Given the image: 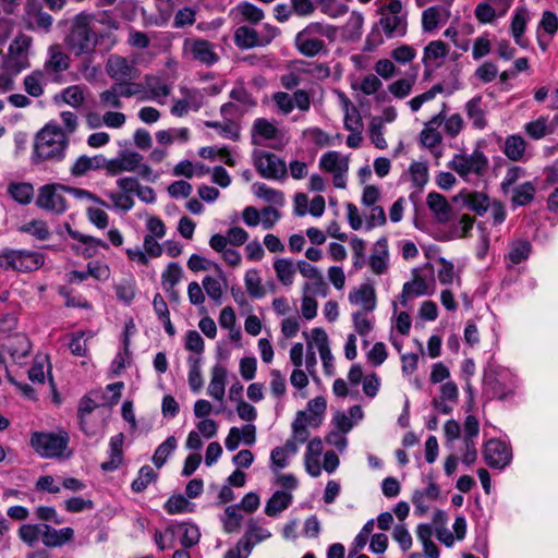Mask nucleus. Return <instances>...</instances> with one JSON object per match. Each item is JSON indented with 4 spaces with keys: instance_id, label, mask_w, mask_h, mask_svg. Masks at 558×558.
<instances>
[{
    "instance_id": "nucleus-1",
    "label": "nucleus",
    "mask_w": 558,
    "mask_h": 558,
    "mask_svg": "<svg viewBox=\"0 0 558 558\" xmlns=\"http://www.w3.org/2000/svg\"><path fill=\"white\" fill-rule=\"evenodd\" d=\"M95 21V14L86 11L80 12L70 21L65 44L75 56H90L95 52L98 45Z\"/></svg>"
},
{
    "instance_id": "nucleus-2",
    "label": "nucleus",
    "mask_w": 558,
    "mask_h": 558,
    "mask_svg": "<svg viewBox=\"0 0 558 558\" xmlns=\"http://www.w3.org/2000/svg\"><path fill=\"white\" fill-rule=\"evenodd\" d=\"M69 146L68 135L58 125L47 124L35 136L33 161H60Z\"/></svg>"
},
{
    "instance_id": "nucleus-3",
    "label": "nucleus",
    "mask_w": 558,
    "mask_h": 558,
    "mask_svg": "<svg viewBox=\"0 0 558 558\" xmlns=\"http://www.w3.org/2000/svg\"><path fill=\"white\" fill-rule=\"evenodd\" d=\"M335 31L331 26L323 23H310L294 38L298 51L307 58H313L322 52H326V38H331Z\"/></svg>"
},
{
    "instance_id": "nucleus-4",
    "label": "nucleus",
    "mask_w": 558,
    "mask_h": 558,
    "mask_svg": "<svg viewBox=\"0 0 558 558\" xmlns=\"http://www.w3.org/2000/svg\"><path fill=\"white\" fill-rule=\"evenodd\" d=\"M143 156L136 151L124 150L117 158L107 159L105 170L107 175L116 177L121 172L136 171L143 179L149 180L153 173L151 168L143 162Z\"/></svg>"
},
{
    "instance_id": "nucleus-5",
    "label": "nucleus",
    "mask_w": 558,
    "mask_h": 558,
    "mask_svg": "<svg viewBox=\"0 0 558 558\" xmlns=\"http://www.w3.org/2000/svg\"><path fill=\"white\" fill-rule=\"evenodd\" d=\"M44 255L24 250H3L0 252V268L15 271H33L44 265Z\"/></svg>"
},
{
    "instance_id": "nucleus-6",
    "label": "nucleus",
    "mask_w": 558,
    "mask_h": 558,
    "mask_svg": "<svg viewBox=\"0 0 558 558\" xmlns=\"http://www.w3.org/2000/svg\"><path fill=\"white\" fill-rule=\"evenodd\" d=\"M449 168L456 171L463 180L471 181V177H482L488 168V159L483 151L475 149L472 154H456L449 162Z\"/></svg>"
},
{
    "instance_id": "nucleus-7",
    "label": "nucleus",
    "mask_w": 558,
    "mask_h": 558,
    "mask_svg": "<svg viewBox=\"0 0 558 558\" xmlns=\"http://www.w3.org/2000/svg\"><path fill=\"white\" fill-rule=\"evenodd\" d=\"M32 37L20 33L9 45L4 59V68L13 74H19L31 66L28 56L32 46Z\"/></svg>"
},
{
    "instance_id": "nucleus-8",
    "label": "nucleus",
    "mask_w": 558,
    "mask_h": 558,
    "mask_svg": "<svg viewBox=\"0 0 558 558\" xmlns=\"http://www.w3.org/2000/svg\"><path fill=\"white\" fill-rule=\"evenodd\" d=\"M270 536L271 533L267 529L258 525L255 520H251L244 535L234 547L227 550L223 558H247L255 545Z\"/></svg>"
},
{
    "instance_id": "nucleus-9",
    "label": "nucleus",
    "mask_w": 558,
    "mask_h": 558,
    "mask_svg": "<svg viewBox=\"0 0 558 558\" xmlns=\"http://www.w3.org/2000/svg\"><path fill=\"white\" fill-rule=\"evenodd\" d=\"M252 160L256 171L264 179L281 180L287 177L288 170L284 160L274 153L255 149Z\"/></svg>"
},
{
    "instance_id": "nucleus-10",
    "label": "nucleus",
    "mask_w": 558,
    "mask_h": 558,
    "mask_svg": "<svg viewBox=\"0 0 558 558\" xmlns=\"http://www.w3.org/2000/svg\"><path fill=\"white\" fill-rule=\"evenodd\" d=\"M68 442L69 436L65 432L59 434L36 432L31 436V446L44 458L60 457Z\"/></svg>"
},
{
    "instance_id": "nucleus-11",
    "label": "nucleus",
    "mask_w": 558,
    "mask_h": 558,
    "mask_svg": "<svg viewBox=\"0 0 558 558\" xmlns=\"http://www.w3.org/2000/svg\"><path fill=\"white\" fill-rule=\"evenodd\" d=\"M63 193H65V185L57 183L43 185L38 191L36 206L54 214H62L68 208Z\"/></svg>"
},
{
    "instance_id": "nucleus-12",
    "label": "nucleus",
    "mask_w": 558,
    "mask_h": 558,
    "mask_svg": "<svg viewBox=\"0 0 558 558\" xmlns=\"http://www.w3.org/2000/svg\"><path fill=\"white\" fill-rule=\"evenodd\" d=\"M483 457L489 468L504 470L512 460V451L506 442L493 438L485 444Z\"/></svg>"
},
{
    "instance_id": "nucleus-13",
    "label": "nucleus",
    "mask_w": 558,
    "mask_h": 558,
    "mask_svg": "<svg viewBox=\"0 0 558 558\" xmlns=\"http://www.w3.org/2000/svg\"><path fill=\"white\" fill-rule=\"evenodd\" d=\"M105 70L107 75L114 81L135 80L138 76V70L134 61L120 54H110L107 59Z\"/></svg>"
},
{
    "instance_id": "nucleus-14",
    "label": "nucleus",
    "mask_w": 558,
    "mask_h": 558,
    "mask_svg": "<svg viewBox=\"0 0 558 558\" xmlns=\"http://www.w3.org/2000/svg\"><path fill=\"white\" fill-rule=\"evenodd\" d=\"M533 252V245L524 239H514L509 242V251L504 256V263L507 269L526 262Z\"/></svg>"
},
{
    "instance_id": "nucleus-15",
    "label": "nucleus",
    "mask_w": 558,
    "mask_h": 558,
    "mask_svg": "<svg viewBox=\"0 0 558 558\" xmlns=\"http://www.w3.org/2000/svg\"><path fill=\"white\" fill-rule=\"evenodd\" d=\"M483 393L488 399L506 400L513 395V390L497 378L495 371L486 369L483 375Z\"/></svg>"
},
{
    "instance_id": "nucleus-16",
    "label": "nucleus",
    "mask_w": 558,
    "mask_h": 558,
    "mask_svg": "<svg viewBox=\"0 0 558 558\" xmlns=\"http://www.w3.org/2000/svg\"><path fill=\"white\" fill-rule=\"evenodd\" d=\"M530 19V12L526 7H518L511 17V35L515 44L521 48L529 47V40L524 37V33Z\"/></svg>"
},
{
    "instance_id": "nucleus-17",
    "label": "nucleus",
    "mask_w": 558,
    "mask_h": 558,
    "mask_svg": "<svg viewBox=\"0 0 558 558\" xmlns=\"http://www.w3.org/2000/svg\"><path fill=\"white\" fill-rule=\"evenodd\" d=\"M171 89L172 86L162 77L157 75H145L143 84L144 95L141 99L159 101L161 97H167L171 93Z\"/></svg>"
},
{
    "instance_id": "nucleus-18",
    "label": "nucleus",
    "mask_w": 558,
    "mask_h": 558,
    "mask_svg": "<svg viewBox=\"0 0 558 558\" xmlns=\"http://www.w3.org/2000/svg\"><path fill=\"white\" fill-rule=\"evenodd\" d=\"M349 301L351 304L362 307V312L372 313L377 305L375 289L369 284H361L349 293Z\"/></svg>"
},
{
    "instance_id": "nucleus-19",
    "label": "nucleus",
    "mask_w": 558,
    "mask_h": 558,
    "mask_svg": "<svg viewBox=\"0 0 558 558\" xmlns=\"http://www.w3.org/2000/svg\"><path fill=\"white\" fill-rule=\"evenodd\" d=\"M294 440H287L283 446L275 447L270 452V469L277 473L289 465V459L298 453Z\"/></svg>"
},
{
    "instance_id": "nucleus-20",
    "label": "nucleus",
    "mask_w": 558,
    "mask_h": 558,
    "mask_svg": "<svg viewBox=\"0 0 558 558\" xmlns=\"http://www.w3.org/2000/svg\"><path fill=\"white\" fill-rule=\"evenodd\" d=\"M378 25L388 39L403 37L407 34V15H383Z\"/></svg>"
},
{
    "instance_id": "nucleus-21",
    "label": "nucleus",
    "mask_w": 558,
    "mask_h": 558,
    "mask_svg": "<svg viewBox=\"0 0 558 558\" xmlns=\"http://www.w3.org/2000/svg\"><path fill=\"white\" fill-rule=\"evenodd\" d=\"M523 130L527 137L534 141H539L554 134L555 123L548 116H541L537 119L525 123Z\"/></svg>"
},
{
    "instance_id": "nucleus-22",
    "label": "nucleus",
    "mask_w": 558,
    "mask_h": 558,
    "mask_svg": "<svg viewBox=\"0 0 558 558\" xmlns=\"http://www.w3.org/2000/svg\"><path fill=\"white\" fill-rule=\"evenodd\" d=\"M49 82V74L44 70H34L24 77V90L31 97L38 98L44 95Z\"/></svg>"
},
{
    "instance_id": "nucleus-23",
    "label": "nucleus",
    "mask_w": 558,
    "mask_h": 558,
    "mask_svg": "<svg viewBox=\"0 0 558 558\" xmlns=\"http://www.w3.org/2000/svg\"><path fill=\"white\" fill-rule=\"evenodd\" d=\"M106 157L102 155H95L88 157L86 155L80 156L71 166L70 172L73 177H83L90 170L105 169Z\"/></svg>"
},
{
    "instance_id": "nucleus-24",
    "label": "nucleus",
    "mask_w": 558,
    "mask_h": 558,
    "mask_svg": "<svg viewBox=\"0 0 558 558\" xmlns=\"http://www.w3.org/2000/svg\"><path fill=\"white\" fill-rule=\"evenodd\" d=\"M426 203L439 223L449 221L452 208L444 195L437 192H430L427 195Z\"/></svg>"
},
{
    "instance_id": "nucleus-25",
    "label": "nucleus",
    "mask_w": 558,
    "mask_h": 558,
    "mask_svg": "<svg viewBox=\"0 0 558 558\" xmlns=\"http://www.w3.org/2000/svg\"><path fill=\"white\" fill-rule=\"evenodd\" d=\"M465 113L472 126L476 130H484L487 126L486 111L483 106L482 96H475L465 104Z\"/></svg>"
},
{
    "instance_id": "nucleus-26",
    "label": "nucleus",
    "mask_w": 558,
    "mask_h": 558,
    "mask_svg": "<svg viewBox=\"0 0 558 558\" xmlns=\"http://www.w3.org/2000/svg\"><path fill=\"white\" fill-rule=\"evenodd\" d=\"M123 442L124 435L122 433L110 438L109 441V460L101 463L100 468L105 472L117 470L123 460Z\"/></svg>"
},
{
    "instance_id": "nucleus-27",
    "label": "nucleus",
    "mask_w": 558,
    "mask_h": 558,
    "mask_svg": "<svg viewBox=\"0 0 558 558\" xmlns=\"http://www.w3.org/2000/svg\"><path fill=\"white\" fill-rule=\"evenodd\" d=\"M65 229H66L68 234L72 239L77 240L78 242L82 243V245H84V247L82 250V255L87 258L95 256L97 254L99 247L108 248V244L106 242H104L102 240L90 236V235L82 234L78 231L73 230L69 223L65 225Z\"/></svg>"
},
{
    "instance_id": "nucleus-28",
    "label": "nucleus",
    "mask_w": 558,
    "mask_h": 558,
    "mask_svg": "<svg viewBox=\"0 0 558 558\" xmlns=\"http://www.w3.org/2000/svg\"><path fill=\"white\" fill-rule=\"evenodd\" d=\"M429 293V287L425 278L415 275L412 281L405 282L403 284L399 301L402 306H407L409 298L426 295Z\"/></svg>"
},
{
    "instance_id": "nucleus-29",
    "label": "nucleus",
    "mask_w": 558,
    "mask_h": 558,
    "mask_svg": "<svg viewBox=\"0 0 558 558\" xmlns=\"http://www.w3.org/2000/svg\"><path fill=\"white\" fill-rule=\"evenodd\" d=\"M504 154L512 161H522L525 158L526 142L519 134L508 135L505 140Z\"/></svg>"
},
{
    "instance_id": "nucleus-30",
    "label": "nucleus",
    "mask_w": 558,
    "mask_h": 558,
    "mask_svg": "<svg viewBox=\"0 0 558 558\" xmlns=\"http://www.w3.org/2000/svg\"><path fill=\"white\" fill-rule=\"evenodd\" d=\"M319 168L323 171L333 173L349 170V159L339 151L330 150L325 153L319 159Z\"/></svg>"
},
{
    "instance_id": "nucleus-31",
    "label": "nucleus",
    "mask_w": 558,
    "mask_h": 558,
    "mask_svg": "<svg viewBox=\"0 0 558 558\" xmlns=\"http://www.w3.org/2000/svg\"><path fill=\"white\" fill-rule=\"evenodd\" d=\"M272 266L278 281L286 287L292 286L296 274V264L289 258H276Z\"/></svg>"
},
{
    "instance_id": "nucleus-32",
    "label": "nucleus",
    "mask_w": 558,
    "mask_h": 558,
    "mask_svg": "<svg viewBox=\"0 0 558 558\" xmlns=\"http://www.w3.org/2000/svg\"><path fill=\"white\" fill-rule=\"evenodd\" d=\"M387 240L379 239L376 244L373 254L369 257V266L375 275H383L387 270Z\"/></svg>"
},
{
    "instance_id": "nucleus-33",
    "label": "nucleus",
    "mask_w": 558,
    "mask_h": 558,
    "mask_svg": "<svg viewBox=\"0 0 558 558\" xmlns=\"http://www.w3.org/2000/svg\"><path fill=\"white\" fill-rule=\"evenodd\" d=\"M292 495L283 490H277L267 500L265 506V513L268 517H277L292 504Z\"/></svg>"
},
{
    "instance_id": "nucleus-34",
    "label": "nucleus",
    "mask_w": 558,
    "mask_h": 558,
    "mask_svg": "<svg viewBox=\"0 0 558 558\" xmlns=\"http://www.w3.org/2000/svg\"><path fill=\"white\" fill-rule=\"evenodd\" d=\"M234 41L239 48L250 49L262 47L258 31L251 26H240L234 33Z\"/></svg>"
},
{
    "instance_id": "nucleus-35",
    "label": "nucleus",
    "mask_w": 558,
    "mask_h": 558,
    "mask_svg": "<svg viewBox=\"0 0 558 558\" xmlns=\"http://www.w3.org/2000/svg\"><path fill=\"white\" fill-rule=\"evenodd\" d=\"M244 286L252 299L258 300L266 295V289L262 282L259 271L256 268H251L245 272Z\"/></svg>"
},
{
    "instance_id": "nucleus-36",
    "label": "nucleus",
    "mask_w": 558,
    "mask_h": 558,
    "mask_svg": "<svg viewBox=\"0 0 558 558\" xmlns=\"http://www.w3.org/2000/svg\"><path fill=\"white\" fill-rule=\"evenodd\" d=\"M253 193L267 203L281 206L284 203V195L281 191L272 189L265 183L256 182L252 186Z\"/></svg>"
},
{
    "instance_id": "nucleus-37",
    "label": "nucleus",
    "mask_w": 558,
    "mask_h": 558,
    "mask_svg": "<svg viewBox=\"0 0 558 558\" xmlns=\"http://www.w3.org/2000/svg\"><path fill=\"white\" fill-rule=\"evenodd\" d=\"M202 357L190 355L189 363V385L193 392H199L204 386V379L201 373Z\"/></svg>"
},
{
    "instance_id": "nucleus-38",
    "label": "nucleus",
    "mask_w": 558,
    "mask_h": 558,
    "mask_svg": "<svg viewBox=\"0 0 558 558\" xmlns=\"http://www.w3.org/2000/svg\"><path fill=\"white\" fill-rule=\"evenodd\" d=\"M8 193L19 204L27 205L34 197V186L26 182L11 183Z\"/></svg>"
},
{
    "instance_id": "nucleus-39",
    "label": "nucleus",
    "mask_w": 558,
    "mask_h": 558,
    "mask_svg": "<svg viewBox=\"0 0 558 558\" xmlns=\"http://www.w3.org/2000/svg\"><path fill=\"white\" fill-rule=\"evenodd\" d=\"M442 13L446 16L449 15L448 11H445L439 5H433L425 9L422 13V28L424 32H433L438 27Z\"/></svg>"
},
{
    "instance_id": "nucleus-40",
    "label": "nucleus",
    "mask_w": 558,
    "mask_h": 558,
    "mask_svg": "<svg viewBox=\"0 0 558 558\" xmlns=\"http://www.w3.org/2000/svg\"><path fill=\"white\" fill-rule=\"evenodd\" d=\"M163 509L169 514H181L192 512L194 504L190 502L183 495H173L168 498L163 505Z\"/></svg>"
},
{
    "instance_id": "nucleus-41",
    "label": "nucleus",
    "mask_w": 558,
    "mask_h": 558,
    "mask_svg": "<svg viewBox=\"0 0 558 558\" xmlns=\"http://www.w3.org/2000/svg\"><path fill=\"white\" fill-rule=\"evenodd\" d=\"M196 430H191L186 439V448L190 450H198L203 446L202 437H209V420H201L196 426Z\"/></svg>"
},
{
    "instance_id": "nucleus-42",
    "label": "nucleus",
    "mask_w": 558,
    "mask_h": 558,
    "mask_svg": "<svg viewBox=\"0 0 558 558\" xmlns=\"http://www.w3.org/2000/svg\"><path fill=\"white\" fill-rule=\"evenodd\" d=\"M535 196V186L532 182H524L512 190V204L514 206H525L530 204Z\"/></svg>"
},
{
    "instance_id": "nucleus-43",
    "label": "nucleus",
    "mask_w": 558,
    "mask_h": 558,
    "mask_svg": "<svg viewBox=\"0 0 558 558\" xmlns=\"http://www.w3.org/2000/svg\"><path fill=\"white\" fill-rule=\"evenodd\" d=\"M239 505H231L225 509V514L222 517L223 529L228 533L235 532L240 529L243 515L240 512Z\"/></svg>"
},
{
    "instance_id": "nucleus-44",
    "label": "nucleus",
    "mask_w": 558,
    "mask_h": 558,
    "mask_svg": "<svg viewBox=\"0 0 558 558\" xmlns=\"http://www.w3.org/2000/svg\"><path fill=\"white\" fill-rule=\"evenodd\" d=\"M415 80L416 72H414L411 77L395 81L388 86V90L395 98L403 99L411 94Z\"/></svg>"
},
{
    "instance_id": "nucleus-45",
    "label": "nucleus",
    "mask_w": 558,
    "mask_h": 558,
    "mask_svg": "<svg viewBox=\"0 0 558 558\" xmlns=\"http://www.w3.org/2000/svg\"><path fill=\"white\" fill-rule=\"evenodd\" d=\"M173 527L175 529V535L180 536V543L183 547H191L198 542L199 532L197 526L183 523Z\"/></svg>"
},
{
    "instance_id": "nucleus-46",
    "label": "nucleus",
    "mask_w": 558,
    "mask_h": 558,
    "mask_svg": "<svg viewBox=\"0 0 558 558\" xmlns=\"http://www.w3.org/2000/svg\"><path fill=\"white\" fill-rule=\"evenodd\" d=\"M185 49H187L194 59L209 63V44L203 39H187L184 43Z\"/></svg>"
},
{
    "instance_id": "nucleus-47",
    "label": "nucleus",
    "mask_w": 558,
    "mask_h": 558,
    "mask_svg": "<svg viewBox=\"0 0 558 558\" xmlns=\"http://www.w3.org/2000/svg\"><path fill=\"white\" fill-rule=\"evenodd\" d=\"M105 195L112 203L113 209L121 210L123 213L130 211L135 204L132 195H129L121 191H107Z\"/></svg>"
},
{
    "instance_id": "nucleus-48",
    "label": "nucleus",
    "mask_w": 558,
    "mask_h": 558,
    "mask_svg": "<svg viewBox=\"0 0 558 558\" xmlns=\"http://www.w3.org/2000/svg\"><path fill=\"white\" fill-rule=\"evenodd\" d=\"M69 68V57L58 48L50 49V58L45 63V70H51L56 73L63 72Z\"/></svg>"
},
{
    "instance_id": "nucleus-49",
    "label": "nucleus",
    "mask_w": 558,
    "mask_h": 558,
    "mask_svg": "<svg viewBox=\"0 0 558 558\" xmlns=\"http://www.w3.org/2000/svg\"><path fill=\"white\" fill-rule=\"evenodd\" d=\"M96 408H98V404L88 397H84L78 404L77 412L80 418V426L81 429L88 436H93L95 434V430L88 427L86 416L90 414Z\"/></svg>"
},
{
    "instance_id": "nucleus-50",
    "label": "nucleus",
    "mask_w": 558,
    "mask_h": 558,
    "mask_svg": "<svg viewBox=\"0 0 558 558\" xmlns=\"http://www.w3.org/2000/svg\"><path fill=\"white\" fill-rule=\"evenodd\" d=\"M190 132L186 128L161 130L156 133V140L162 145H170L174 141L186 142Z\"/></svg>"
},
{
    "instance_id": "nucleus-51",
    "label": "nucleus",
    "mask_w": 558,
    "mask_h": 558,
    "mask_svg": "<svg viewBox=\"0 0 558 558\" xmlns=\"http://www.w3.org/2000/svg\"><path fill=\"white\" fill-rule=\"evenodd\" d=\"M157 478V474L149 465L140 469L137 477L132 482L131 488L135 493L144 492L147 486Z\"/></svg>"
},
{
    "instance_id": "nucleus-52",
    "label": "nucleus",
    "mask_w": 558,
    "mask_h": 558,
    "mask_svg": "<svg viewBox=\"0 0 558 558\" xmlns=\"http://www.w3.org/2000/svg\"><path fill=\"white\" fill-rule=\"evenodd\" d=\"M182 268L177 263H170L161 275V284L166 291L173 290L182 278Z\"/></svg>"
},
{
    "instance_id": "nucleus-53",
    "label": "nucleus",
    "mask_w": 558,
    "mask_h": 558,
    "mask_svg": "<svg viewBox=\"0 0 558 558\" xmlns=\"http://www.w3.org/2000/svg\"><path fill=\"white\" fill-rule=\"evenodd\" d=\"M121 98L118 88L112 84L108 89L99 94V104L102 108L121 109L123 107Z\"/></svg>"
},
{
    "instance_id": "nucleus-54",
    "label": "nucleus",
    "mask_w": 558,
    "mask_h": 558,
    "mask_svg": "<svg viewBox=\"0 0 558 558\" xmlns=\"http://www.w3.org/2000/svg\"><path fill=\"white\" fill-rule=\"evenodd\" d=\"M177 447V439L174 436H169L162 444H160L154 456H153V462L157 468H161L168 456Z\"/></svg>"
},
{
    "instance_id": "nucleus-55",
    "label": "nucleus",
    "mask_w": 558,
    "mask_h": 558,
    "mask_svg": "<svg viewBox=\"0 0 558 558\" xmlns=\"http://www.w3.org/2000/svg\"><path fill=\"white\" fill-rule=\"evenodd\" d=\"M448 54V46L441 40L430 41L424 48L423 63L427 65L428 61L445 58Z\"/></svg>"
},
{
    "instance_id": "nucleus-56",
    "label": "nucleus",
    "mask_w": 558,
    "mask_h": 558,
    "mask_svg": "<svg viewBox=\"0 0 558 558\" xmlns=\"http://www.w3.org/2000/svg\"><path fill=\"white\" fill-rule=\"evenodd\" d=\"M367 313L356 311L352 314L354 329L361 337L367 336L374 327V320L367 316Z\"/></svg>"
},
{
    "instance_id": "nucleus-57",
    "label": "nucleus",
    "mask_w": 558,
    "mask_h": 558,
    "mask_svg": "<svg viewBox=\"0 0 558 558\" xmlns=\"http://www.w3.org/2000/svg\"><path fill=\"white\" fill-rule=\"evenodd\" d=\"M114 292L119 301L131 304L135 296V282L132 279H125L114 286Z\"/></svg>"
},
{
    "instance_id": "nucleus-58",
    "label": "nucleus",
    "mask_w": 558,
    "mask_h": 558,
    "mask_svg": "<svg viewBox=\"0 0 558 558\" xmlns=\"http://www.w3.org/2000/svg\"><path fill=\"white\" fill-rule=\"evenodd\" d=\"M22 232L29 233L37 240H47L50 236L48 226L43 220H32L23 225L20 229Z\"/></svg>"
},
{
    "instance_id": "nucleus-59",
    "label": "nucleus",
    "mask_w": 558,
    "mask_h": 558,
    "mask_svg": "<svg viewBox=\"0 0 558 558\" xmlns=\"http://www.w3.org/2000/svg\"><path fill=\"white\" fill-rule=\"evenodd\" d=\"M469 208L477 215H484L489 207V197L480 192L471 193L466 198Z\"/></svg>"
},
{
    "instance_id": "nucleus-60",
    "label": "nucleus",
    "mask_w": 558,
    "mask_h": 558,
    "mask_svg": "<svg viewBox=\"0 0 558 558\" xmlns=\"http://www.w3.org/2000/svg\"><path fill=\"white\" fill-rule=\"evenodd\" d=\"M253 133L260 135L265 140H275L278 135L277 126L264 118L254 121Z\"/></svg>"
},
{
    "instance_id": "nucleus-61",
    "label": "nucleus",
    "mask_w": 558,
    "mask_h": 558,
    "mask_svg": "<svg viewBox=\"0 0 558 558\" xmlns=\"http://www.w3.org/2000/svg\"><path fill=\"white\" fill-rule=\"evenodd\" d=\"M185 349L191 355L202 357L205 350V342L196 330H190L185 335Z\"/></svg>"
},
{
    "instance_id": "nucleus-62",
    "label": "nucleus",
    "mask_w": 558,
    "mask_h": 558,
    "mask_svg": "<svg viewBox=\"0 0 558 558\" xmlns=\"http://www.w3.org/2000/svg\"><path fill=\"white\" fill-rule=\"evenodd\" d=\"M211 129H215L216 132L225 138L236 141L240 137V128L232 120H227L223 123L211 122Z\"/></svg>"
},
{
    "instance_id": "nucleus-63",
    "label": "nucleus",
    "mask_w": 558,
    "mask_h": 558,
    "mask_svg": "<svg viewBox=\"0 0 558 558\" xmlns=\"http://www.w3.org/2000/svg\"><path fill=\"white\" fill-rule=\"evenodd\" d=\"M409 171L414 186L422 189L427 183L428 169L425 163L412 162Z\"/></svg>"
},
{
    "instance_id": "nucleus-64",
    "label": "nucleus",
    "mask_w": 558,
    "mask_h": 558,
    "mask_svg": "<svg viewBox=\"0 0 558 558\" xmlns=\"http://www.w3.org/2000/svg\"><path fill=\"white\" fill-rule=\"evenodd\" d=\"M238 11L245 21L251 23H258L264 19L263 10L250 2L240 3L238 5Z\"/></svg>"
}]
</instances>
